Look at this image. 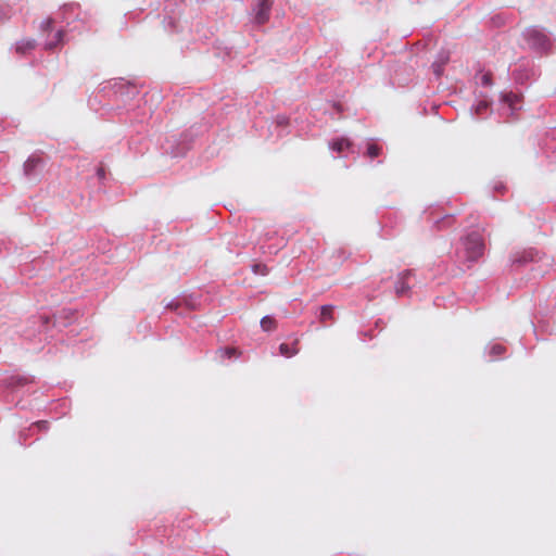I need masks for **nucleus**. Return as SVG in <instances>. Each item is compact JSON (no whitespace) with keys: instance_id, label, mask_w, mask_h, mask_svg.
Listing matches in <instances>:
<instances>
[{"instance_id":"nucleus-3","label":"nucleus","mask_w":556,"mask_h":556,"mask_svg":"<svg viewBox=\"0 0 556 556\" xmlns=\"http://www.w3.org/2000/svg\"><path fill=\"white\" fill-rule=\"evenodd\" d=\"M273 3L274 0H257L253 9L255 24L264 25L269 21Z\"/></svg>"},{"instance_id":"nucleus-1","label":"nucleus","mask_w":556,"mask_h":556,"mask_svg":"<svg viewBox=\"0 0 556 556\" xmlns=\"http://www.w3.org/2000/svg\"><path fill=\"white\" fill-rule=\"evenodd\" d=\"M464 245H465L466 256L471 262L479 260L484 253L485 245H484L483 238L477 231H473L466 237V239L464 241Z\"/></svg>"},{"instance_id":"nucleus-10","label":"nucleus","mask_w":556,"mask_h":556,"mask_svg":"<svg viewBox=\"0 0 556 556\" xmlns=\"http://www.w3.org/2000/svg\"><path fill=\"white\" fill-rule=\"evenodd\" d=\"M351 146V142L345 139V138H340V139H337L334 140L332 143H331V148L337 151V152H342L344 151L345 149H349Z\"/></svg>"},{"instance_id":"nucleus-11","label":"nucleus","mask_w":556,"mask_h":556,"mask_svg":"<svg viewBox=\"0 0 556 556\" xmlns=\"http://www.w3.org/2000/svg\"><path fill=\"white\" fill-rule=\"evenodd\" d=\"M382 152V148L380 146H378L377 143L375 142H369L367 144V151H366V155L370 159H375V157H378Z\"/></svg>"},{"instance_id":"nucleus-9","label":"nucleus","mask_w":556,"mask_h":556,"mask_svg":"<svg viewBox=\"0 0 556 556\" xmlns=\"http://www.w3.org/2000/svg\"><path fill=\"white\" fill-rule=\"evenodd\" d=\"M217 353L219 354L220 358H231V357H237L240 355V352L236 349V348H232V346H226V348H222L217 351Z\"/></svg>"},{"instance_id":"nucleus-6","label":"nucleus","mask_w":556,"mask_h":556,"mask_svg":"<svg viewBox=\"0 0 556 556\" xmlns=\"http://www.w3.org/2000/svg\"><path fill=\"white\" fill-rule=\"evenodd\" d=\"M319 320L324 326H327L328 321H334V307L332 305H324L320 308Z\"/></svg>"},{"instance_id":"nucleus-17","label":"nucleus","mask_w":556,"mask_h":556,"mask_svg":"<svg viewBox=\"0 0 556 556\" xmlns=\"http://www.w3.org/2000/svg\"><path fill=\"white\" fill-rule=\"evenodd\" d=\"M56 36H58V39L61 40L63 33L60 30V31H58Z\"/></svg>"},{"instance_id":"nucleus-2","label":"nucleus","mask_w":556,"mask_h":556,"mask_svg":"<svg viewBox=\"0 0 556 556\" xmlns=\"http://www.w3.org/2000/svg\"><path fill=\"white\" fill-rule=\"evenodd\" d=\"M523 37L529 47L535 50L544 51L551 46V42L545 33L536 27L527 28L523 33Z\"/></svg>"},{"instance_id":"nucleus-14","label":"nucleus","mask_w":556,"mask_h":556,"mask_svg":"<svg viewBox=\"0 0 556 556\" xmlns=\"http://www.w3.org/2000/svg\"><path fill=\"white\" fill-rule=\"evenodd\" d=\"M482 83L485 86L491 85V76H490V74H485V75L482 76Z\"/></svg>"},{"instance_id":"nucleus-18","label":"nucleus","mask_w":556,"mask_h":556,"mask_svg":"<svg viewBox=\"0 0 556 556\" xmlns=\"http://www.w3.org/2000/svg\"><path fill=\"white\" fill-rule=\"evenodd\" d=\"M485 108H486V105H485V104H480V105L478 106V110H483V109H485Z\"/></svg>"},{"instance_id":"nucleus-13","label":"nucleus","mask_w":556,"mask_h":556,"mask_svg":"<svg viewBox=\"0 0 556 556\" xmlns=\"http://www.w3.org/2000/svg\"><path fill=\"white\" fill-rule=\"evenodd\" d=\"M52 24H53V20L49 17V18H47L46 21L42 22L41 28L43 30H49V29H51Z\"/></svg>"},{"instance_id":"nucleus-15","label":"nucleus","mask_w":556,"mask_h":556,"mask_svg":"<svg viewBox=\"0 0 556 556\" xmlns=\"http://www.w3.org/2000/svg\"><path fill=\"white\" fill-rule=\"evenodd\" d=\"M97 175L100 179H103L105 177V170L103 167H99L97 170Z\"/></svg>"},{"instance_id":"nucleus-4","label":"nucleus","mask_w":556,"mask_h":556,"mask_svg":"<svg viewBox=\"0 0 556 556\" xmlns=\"http://www.w3.org/2000/svg\"><path fill=\"white\" fill-rule=\"evenodd\" d=\"M410 276H412L410 270H405L399 275L397 281L395 283V293L397 296L405 295L407 293V291L409 290L407 280L409 279Z\"/></svg>"},{"instance_id":"nucleus-16","label":"nucleus","mask_w":556,"mask_h":556,"mask_svg":"<svg viewBox=\"0 0 556 556\" xmlns=\"http://www.w3.org/2000/svg\"><path fill=\"white\" fill-rule=\"evenodd\" d=\"M452 220H453V216H452V215H446V216L442 219V222H446V223H450V222H452Z\"/></svg>"},{"instance_id":"nucleus-12","label":"nucleus","mask_w":556,"mask_h":556,"mask_svg":"<svg viewBox=\"0 0 556 556\" xmlns=\"http://www.w3.org/2000/svg\"><path fill=\"white\" fill-rule=\"evenodd\" d=\"M261 327L264 331H273L277 327L276 320L270 316H265L261 320Z\"/></svg>"},{"instance_id":"nucleus-8","label":"nucleus","mask_w":556,"mask_h":556,"mask_svg":"<svg viewBox=\"0 0 556 556\" xmlns=\"http://www.w3.org/2000/svg\"><path fill=\"white\" fill-rule=\"evenodd\" d=\"M279 351L281 353V355L286 356V357H291L295 354H298L299 350L296 348V343H294L293 345H289L287 343H281L279 345Z\"/></svg>"},{"instance_id":"nucleus-5","label":"nucleus","mask_w":556,"mask_h":556,"mask_svg":"<svg viewBox=\"0 0 556 556\" xmlns=\"http://www.w3.org/2000/svg\"><path fill=\"white\" fill-rule=\"evenodd\" d=\"M42 164V159L37 155L29 156L24 163V172L27 176H30L34 170Z\"/></svg>"},{"instance_id":"nucleus-7","label":"nucleus","mask_w":556,"mask_h":556,"mask_svg":"<svg viewBox=\"0 0 556 556\" xmlns=\"http://www.w3.org/2000/svg\"><path fill=\"white\" fill-rule=\"evenodd\" d=\"M35 39H23L16 43V52L21 54H26L28 51L35 49Z\"/></svg>"}]
</instances>
